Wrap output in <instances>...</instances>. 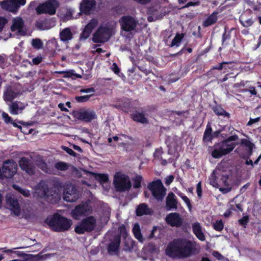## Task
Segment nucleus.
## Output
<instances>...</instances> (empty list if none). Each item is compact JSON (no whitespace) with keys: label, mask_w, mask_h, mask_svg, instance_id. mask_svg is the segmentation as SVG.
Here are the masks:
<instances>
[{"label":"nucleus","mask_w":261,"mask_h":261,"mask_svg":"<svg viewBox=\"0 0 261 261\" xmlns=\"http://www.w3.org/2000/svg\"><path fill=\"white\" fill-rule=\"evenodd\" d=\"M28 105L27 103L16 101L9 105L10 113L12 115L21 114Z\"/></svg>","instance_id":"19"},{"label":"nucleus","mask_w":261,"mask_h":261,"mask_svg":"<svg viewBox=\"0 0 261 261\" xmlns=\"http://www.w3.org/2000/svg\"><path fill=\"white\" fill-rule=\"evenodd\" d=\"M241 144L247 147L250 154H252L253 148L254 147V145L248 139H242L241 140Z\"/></svg>","instance_id":"35"},{"label":"nucleus","mask_w":261,"mask_h":261,"mask_svg":"<svg viewBox=\"0 0 261 261\" xmlns=\"http://www.w3.org/2000/svg\"><path fill=\"white\" fill-rule=\"evenodd\" d=\"M17 96L16 93L13 91L11 89L8 88L4 92V99L6 101H11Z\"/></svg>","instance_id":"31"},{"label":"nucleus","mask_w":261,"mask_h":261,"mask_svg":"<svg viewBox=\"0 0 261 261\" xmlns=\"http://www.w3.org/2000/svg\"><path fill=\"white\" fill-rule=\"evenodd\" d=\"M2 116L4 121L8 123H11L13 121L11 117H10L8 114L5 112H3L2 114Z\"/></svg>","instance_id":"48"},{"label":"nucleus","mask_w":261,"mask_h":261,"mask_svg":"<svg viewBox=\"0 0 261 261\" xmlns=\"http://www.w3.org/2000/svg\"><path fill=\"white\" fill-rule=\"evenodd\" d=\"M75 117L85 122H91L96 118L95 112L90 109H82L75 113Z\"/></svg>","instance_id":"16"},{"label":"nucleus","mask_w":261,"mask_h":261,"mask_svg":"<svg viewBox=\"0 0 261 261\" xmlns=\"http://www.w3.org/2000/svg\"><path fill=\"white\" fill-rule=\"evenodd\" d=\"M217 171L215 170L213 171V173L211 175V178H210V184L212 185L214 187L219 188V184L216 182V174H217Z\"/></svg>","instance_id":"42"},{"label":"nucleus","mask_w":261,"mask_h":261,"mask_svg":"<svg viewBox=\"0 0 261 261\" xmlns=\"http://www.w3.org/2000/svg\"><path fill=\"white\" fill-rule=\"evenodd\" d=\"M37 165L44 172L46 173H50V170L48 168L46 164L42 159L37 161Z\"/></svg>","instance_id":"40"},{"label":"nucleus","mask_w":261,"mask_h":261,"mask_svg":"<svg viewBox=\"0 0 261 261\" xmlns=\"http://www.w3.org/2000/svg\"><path fill=\"white\" fill-rule=\"evenodd\" d=\"M121 28L122 30L121 34L126 35V32H130L135 30L137 25V21L130 16H124L119 20Z\"/></svg>","instance_id":"11"},{"label":"nucleus","mask_w":261,"mask_h":261,"mask_svg":"<svg viewBox=\"0 0 261 261\" xmlns=\"http://www.w3.org/2000/svg\"><path fill=\"white\" fill-rule=\"evenodd\" d=\"M196 191L198 197L200 198L202 195L201 184L200 182L197 185Z\"/></svg>","instance_id":"53"},{"label":"nucleus","mask_w":261,"mask_h":261,"mask_svg":"<svg viewBox=\"0 0 261 261\" xmlns=\"http://www.w3.org/2000/svg\"><path fill=\"white\" fill-rule=\"evenodd\" d=\"M133 232L135 237L140 242H143V238L141 234L140 226L138 224L136 223L133 228Z\"/></svg>","instance_id":"33"},{"label":"nucleus","mask_w":261,"mask_h":261,"mask_svg":"<svg viewBox=\"0 0 261 261\" xmlns=\"http://www.w3.org/2000/svg\"><path fill=\"white\" fill-rule=\"evenodd\" d=\"M59 6L57 0H48L45 3L39 5L36 10L38 14H48L52 15L56 12V10Z\"/></svg>","instance_id":"4"},{"label":"nucleus","mask_w":261,"mask_h":261,"mask_svg":"<svg viewBox=\"0 0 261 261\" xmlns=\"http://www.w3.org/2000/svg\"><path fill=\"white\" fill-rule=\"evenodd\" d=\"M192 230L195 236L201 241H204L205 240V237L204 234V228L202 227L201 224L196 222L192 225Z\"/></svg>","instance_id":"21"},{"label":"nucleus","mask_w":261,"mask_h":261,"mask_svg":"<svg viewBox=\"0 0 261 261\" xmlns=\"http://www.w3.org/2000/svg\"><path fill=\"white\" fill-rule=\"evenodd\" d=\"M55 167L58 170L66 171L69 168V165L63 162H59L55 164Z\"/></svg>","instance_id":"39"},{"label":"nucleus","mask_w":261,"mask_h":261,"mask_svg":"<svg viewBox=\"0 0 261 261\" xmlns=\"http://www.w3.org/2000/svg\"><path fill=\"white\" fill-rule=\"evenodd\" d=\"M64 188L63 199L65 201L72 202L79 198V192L73 185L67 183L64 186Z\"/></svg>","instance_id":"10"},{"label":"nucleus","mask_w":261,"mask_h":261,"mask_svg":"<svg viewBox=\"0 0 261 261\" xmlns=\"http://www.w3.org/2000/svg\"><path fill=\"white\" fill-rule=\"evenodd\" d=\"M122 137H124V138H128V136H126V135H120L119 137H118V136H115V137H113V139L115 141H118V140H122Z\"/></svg>","instance_id":"62"},{"label":"nucleus","mask_w":261,"mask_h":261,"mask_svg":"<svg viewBox=\"0 0 261 261\" xmlns=\"http://www.w3.org/2000/svg\"><path fill=\"white\" fill-rule=\"evenodd\" d=\"M212 129L211 127V125L207 124L206 126V128L205 130L204 135H203V140L204 141H209L212 139Z\"/></svg>","instance_id":"36"},{"label":"nucleus","mask_w":261,"mask_h":261,"mask_svg":"<svg viewBox=\"0 0 261 261\" xmlns=\"http://www.w3.org/2000/svg\"><path fill=\"white\" fill-rule=\"evenodd\" d=\"M119 231H120V235L123 237L126 238L127 236V231L125 227L122 225L119 227Z\"/></svg>","instance_id":"49"},{"label":"nucleus","mask_w":261,"mask_h":261,"mask_svg":"<svg viewBox=\"0 0 261 261\" xmlns=\"http://www.w3.org/2000/svg\"><path fill=\"white\" fill-rule=\"evenodd\" d=\"M150 213V209L145 203H141L139 204L136 209V213L138 216L148 215Z\"/></svg>","instance_id":"29"},{"label":"nucleus","mask_w":261,"mask_h":261,"mask_svg":"<svg viewBox=\"0 0 261 261\" xmlns=\"http://www.w3.org/2000/svg\"><path fill=\"white\" fill-rule=\"evenodd\" d=\"M25 3L26 0H4L0 2V6L5 10L16 13Z\"/></svg>","instance_id":"9"},{"label":"nucleus","mask_w":261,"mask_h":261,"mask_svg":"<svg viewBox=\"0 0 261 261\" xmlns=\"http://www.w3.org/2000/svg\"><path fill=\"white\" fill-rule=\"evenodd\" d=\"M8 21L6 18L3 17H0V32L2 31Z\"/></svg>","instance_id":"50"},{"label":"nucleus","mask_w":261,"mask_h":261,"mask_svg":"<svg viewBox=\"0 0 261 261\" xmlns=\"http://www.w3.org/2000/svg\"><path fill=\"white\" fill-rule=\"evenodd\" d=\"M165 220L168 224L172 227H180L182 223L180 216L176 213H171L167 215Z\"/></svg>","instance_id":"17"},{"label":"nucleus","mask_w":261,"mask_h":261,"mask_svg":"<svg viewBox=\"0 0 261 261\" xmlns=\"http://www.w3.org/2000/svg\"><path fill=\"white\" fill-rule=\"evenodd\" d=\"M238 139V136L236 135H232V136L229 137L227 139H226L225 140H224L223 141L224 142H226V144H227L228 145L233 144L234 148L237 144L236 143H230V142L236 141Z\"/></svg>","instance_id":"44"},{"label":"nucleus","mask_w":261,"mask_h":261,"mask_svg":"<svg viewBox=\"0 0 261 261\" xmlns=\"http://www.w3.org/2000/svg\"><path fill=\"white\" fill-rule=\"evenodd\" d=\"M45 222L53 230L58 232L68 230L72 225L71 220L62 217L58 214L48 217Z\"/></svg>","instance_id":"2"},{"label":"nucleus","mask_w":261,"mask_h":261,"mask_svg":"<svg viewBox=\"0 0 261 261\" xmlns=\"http://www.w3.org/2000/svg\"><path fill=\"white\" fill-rule=\"evenodd\" d=\"M19 164L23 171H25L28 174L32 175L34 173V167L32 164V162L28 158L23 157L21 158L19 162Z\"/></svg>","instance_id":"20"},{"label":"nucleus","mask_w":261,"mask_h":261,"mask_svg":"<svg viewBox=\"0 0 261 261\" xmlns=\"http://www.w3.org/2000/svg\"><path fill=\"white\" fill-rule=\"evenodd\" d=\"M181 198L184 201V202L187 204L188 207L190 210L191 209L192 205L190 203V199L186 196H181Z\"/></svg>","instance_id":"54"},{"label":"nucleus","mask_w":261,"mask_h":261,"mask_svg":"<svg viewBox=\"0 0 261 261\" xmlns=\"http://www.w3.org/2000/svg\"><path fill=\"white\" fill-rule=\"evenodd\" d=\"M241 23L244 27H249L252 25L253 21L251 18H247L244 15H242L240 18Z\"/></svg>","instance_id":"34"},{"label":"nucleus","mask_w":261,"mask_h":261,"mask_svg":"<svg viewBox=\"0 0 261 261\" xmlns=\"http://www.w3.org/2000/svg\"><path fill=\"white\" fill-rule=\"evenodd\" d=\"M42 61V57L41 56H37L32 59V63L35 65H38Z\"/></svg>","instance_id":"52"},{"label":"nucleus","mask_w":261,"mask_h":261,"mask_svg":"<svg viewBox=\"0 0 261 261\" xmlns=\"http://www.w3.org/2000/svg\"><path fill=\"white\" fill-rule=\"evenodd\" d=\"M17 164L12 160H7L3 165V176L5 178H11L16 173Z\"/></svg>","instance_id":"13"},{"label":"nucleus","mask_w":261,"mask_h":261,"mask_svg":"<svg viewBox=\"0 0 261 261\" xmlns=\"http://www.w3.org/2000/svg\"><path fill=\"white\" fill-rule=\"evenodd\" d=\"M92 210L90 207L86 203H82L77 205L71 212L72 216L78 220L81 217L91 213Z\"/></svg>","instance_id":"15"},{"label":"nucleus","mask_w":261,"mask_h":261,"mask_svg":"<svg viewBox=\"0 0 261 261\" xmlns=\"http://www.w3.org/2000/svg\"><path fill=\"white\" fill-rule=\"evenodd\" d=\"M13 187L15 190H17L19 193L22 194L25 197H29L30 195V191L29 190L23 189L19 187L18 186L14 185Z\"/></svg>","instance_id":"43"},{"label":"nucleus","mask_w":261,"mask_h":261,"mask_svg":"<svg viewBox=\"0 0 261 261\" xmlns=\"http://www.w3.org/2000/svg\"><path fill=\"white\" fill-rule=\"evenodd\" d=\"M217 12H213L203 22V26L207 27L214 24L218 20Z\"/></svg>","instance_id":"28"},{"label":"nucleus","mask_w":261,"mask_h":261,"mask_svg":"<svg viewBox=\"0 0 261 261\" xmlns=\"http://www.w3.org/2000/svg\"><path fill=\"white\" fill-rule=\"evenodd\" d=\"M98 21L93 19L90 20L89 22L85 26L83 32L80 35V40L81 41L86 40L90 36L93 30L97 25Z\"/></svg>","instance_id":"18"},{"label":"nucleus","mask_w":261,"mask_h":261,"mask_svg":"<svg viewBox=\"0 0 261 261\" xmlns=\"http://www.w3.org/2000/svg\"><path fill=\"white\" fill-rule=\"evenodd\" d=\"M149 189L151 191L153 197L158 200H162L166 192L161 180H158L150 183L148 186Z\"/></svg>","instance_id":"7"},{"label":"nucleus","mask_w":261,"mask_h":261,"mask_svg":"<svg viewBox=\"0 0 261 261\" xmlns=\"http://www.w3.org/2000/svg\"><path fill=\"white\" fill-rule=\"evenodd\" d=\"M148 13L151 14L150 16H148V20L150 22L154 21L155 20L160 19L163 17L164 14L159 12L156 10L150 9L148 11Z\"/></svg>","instance_id":"30"},{"label":"nucleus","mask_w":261,"mask_h":261,"mask_svg":"<svg viewBox=\"0 0 261 261\" xmlns=\"http://www.w3.org/2000/svg\"><path fill=\"white\" fill-rule=\"evenodd\" d=\"M213 255L218 260H223L224 259V257L217 251H214L213 252Z\"/></svg>","instance_id":"56"},{"label":"nucleus","mask_w":261,"mask_h":261,"mask_svg":"<svg viewBox=\"0 0 261 261\" xmlns=\"http://www.w3.org/2000/svg\"><path fill=\"white\" fill-rule=\"evenodd\" d=\"M92 96V94L88 95H85V96H76L75 97V99L77 101L80 102H84L85 101H87L89 100L90 96Z\"/></svg>","instance_id":"47"},{"label":"nucleus","mask_w":261,"mask_h":261,"mask_svg":"<svg viewBox=\"0 0 261 261\" xmlns=\"http://www.w3.org/2000/svg\"><path fill=\"white\" fill-rule=\"evenodd\" d=\"M120 243V237L117 236L114 241L109 244L108 246V252L110 254L113 255L116 254L118 250Z\"/></svg>","instance_id":"25"},{"label":"nucleus","mask_w":261,"mask_h":261,"mask_svg":"<svg viewBox=\"0 0 261 261\" xmlns=\"http://www.w3.org/2000/svg\"><path fill=\"white\" fill-rule=\"evenodd\" d=\"M183 38L182 35L177 34L173 39L171 46H178L180 45V43Z\"/></svg>","instance_id":"41"},{"label":"nucleus","mask_w":261,"mask_h":261,"mask_svg":"<svg viewBox=\"0 0 261 261\" xmlns=\"http://www.w3.org/2000/svg\"><path fill=\"white\" fill-rule=\"evenodd\" d=\"M224 227L222 220H218L213 224L214 228L217 231H221Z\"/></svg>","instance_id":"46"},{"label":"nucleus","mask_w":261,"mask_h":261,"mask_svg":"<svg viewBox=\"0 0 261 261\" xmlns=\"http://www.w3.org/2000/svg\"><path fill=\"white\" fill-rule=\"evenodd\" d=\"M174 176L173 175H169L166 177L165 179V184L166 185H169L173 180Z\"/></svg>","instance_id":"55"},{"label":"nucleus","mask_w":261,"mask_h":261,"mask_svg":"<svg viewBox=\"0 0 261 261\" xmlns=\"http://www.w3.org/2000/svg\"><path fill=\"white\" fill-rule=\"evenodd\" d=\"M36 192L40 196H48V185L46 181H41L37 186Z\"/></svg>","instance_id":"24"},{"label":"nucleus","mask_w":261,"mask_h":261,"mask_svg":"<svg viewBox=\"0 0 261 261\" xmlns=\"http://www.w3.org/2000/svg\"><path fill=\"white\" fill-rule=\"evenodd\" d=\"M95 5L94 0H83L81 3L80 10L85 14H88L92 11Z\"/></svg>","instance_id":"22"},{"label":"nucleus","mask_w":261,"mask_h":261,"mask_svg":"<svg viewBox=\"0 0 261 261\" xmlns=\"http://www.w3.org/2000/svg\"><path fill=\"white\" fill-rule=\"evenodd\" d=\"M31 44L34 48L37 49H41L43 45L42 41L39 38L33 39L32 40Z\"/></svg>","instance_id":"38"},{"label":"nucleus","mask_w":261,"mask_h":261,"mask_svg":"<svg viewBox=\"0 0 261 261\" xmlns=\"http://www.w3.org/2000/svg\"><path fill=\"white\" fill-rule=\"evenodd\" d=\"M213 147L212 155L213 158L218 159L232 151L234 149V145H228L226 142L222 141L215 144Z\"/></svg>","instance_id":"6"},{"label":"nucleus","mask_w":261,"mask_h":261,"mask_svg":"<svg viewBox=\"0 0 261 261\" xmlns=\"http://www.w3.org/2000/svg\"><path fill=\"white\" fill-rule=\"evenodd\" d=\"M64 149L69 154H70V155H71L72 156H75L76 153L72 149H70V148H69L68 147H65L64 148Z\"/></svg>","instance_id":"57"},{"label":"nucleus","mask_w":261,"mask_h":261,"mask_svg":"<svg viewBox=\"0 0 261 261\" xmlns=\"http://www.w3.org/2000/svg\"><path fill=\"white\" fill-rule=\"evenodd\" d=\"M6 201L7 207L16 216H19L21 214V209L18 200L11 194H7Z\"/></svg>","instance_id":"12"},{"label":"nucleus","mask_w":261,"mask_h":261,"mask_svg":"<svg viewBox=\"0 0 261 261\" xmlns=\"http://www.w3.org/2000/svg\"><path fill=\"white\" fill-rule=\"evenodd\" d=\"M142 177L140 175L136 176L133 179L134 187L135 188H138L140 187L141 182L142 180Z\"/></svg>","instance_id":"45"},{"label":"nucleus","mask_w":261,"mask_h":261,"mask_svg":"<svg viewBox=\"0 0 261 261\" xmlns=\"http://www.w3.org/2000/svg\"><path fill=\"white\" fill-rule=\"evenodd\" d=\"M177 201L175 194L171 192L166 197V207L168 211L177 208Z\"/></svg>","instance_id":"23"},{"label":"nucleus","mask_w":261,"mask_h":261,"mask_svg":"<svg viewBox=\"0 0 261 261\" xmlns=\"http://www.w3.org/2000/svg\"><path fill=\"white\" fill-rule=\"evenodd\" d=\"M73 38V34L71 30L69 28H66L62 30L60 33V40L64 42H67L71 40Z\"/></svg>","instance_id":"26"},{"label":"nucleus","mask_w":261,"mask_h":261,"mask_svg":"<svg viewBox=\"0 0 261 261\" xmlns=\"http://www.w3.org/2000/svg\"><path fill=\"white\" fill-rule=\"evenodd\" d=\"M259 120V117L256 118L255 119H250L247 123V125H251V124L256 123Z\"/></svg>","instance_id":"63"},{"label":"nucleus","mask_w":261,"mask_h":261,"mask_svg":"<svg viewBox=\"0 0 261 261\" xmlns=\"http://www.w3.org/2000/svg\"><path fill=\"white\" fill-rule=\"evenodd\" d=\"M12 25L11 30L19 35L23 36L27 34V29H26L24 21L22 19L19 17L14 18L12 20Z\"/></svg>","instance_id":"14"},{"label":"nucleus","mask_w":261,"mask_h":261,"mask_svg":"<svg viewBox=\"0 0 261 261\" xmlns=\"http://www.w3.org/2000/svg\"><path fill=\"white\" fill-rule=\"evenodd\" d=\"M96 218L93 216H90L83 219L76 225L74 230L78 234L90 232L96 228Z\"/></svg>","instance_id":"3"},{"label":"nucleus","mask_w":261,"mask_h":261,"mask_svg":"<svg viewBox=\"0 0 261 261\" xmlns=\"http://www.w3.org/2000/svg\"><path fill=\"white\" fill-rule=\"evenodd\" d=\"M5 58L3 56L0 55V67L4 68L5 65Z\"/></svg>","instance_id":"60"},{"label":"nucleus","mask_w":261,"mask_h":261,"mask_svg":"<svg viewBox=\"0 0 261 261\" xmlns=\"http://www.w3.org/2000/svg\"><path fill=\"white\" fill-rule=\"evenodd\" d=\"M81 92L83 93H91L90 94L93 95V92H94V90L93 88H88V89H82L81 90Z\"/></svg>","instance_id":"58"},{"label":"nucleus","mask_w":261,"mask_h":261,"mask_svg":"<svg viewBox=\"0 0 261 261\" xmlns=\"http://www.w3.org/2000/svg\"><path fill=\"white\" fill-rule=\"evenodd\" d=\"M114 184L118 191H124L128 190L131 186L130 181L128 176L124 174H115Z\"/></svg>","instance_id":"8"},{"label":"nucleus","mask_w":261,"mask_h":261,"mask_svg":"<svg viewBox=\"0 0 261 261\" xmlns=\"http://www.w3.org/2000/svg\"><path fill=\"white\" fill-rule=\"evenodd\" d=\"M214 112L218 115H224V113H225V112L224 111V110L223 109H218V108H216L214 110Z\"/></svg>","instance_id":"59"},{"label":"nucleus","mask_w":261,"mask_h":261,"mask_svg":"<svg viewBox=\"0 0 261 261\" xmlns=\"http://www.w3.org/2000/svg\"><path fill=\"white\" fill-rule=\"evenodd\" d=\"M89 173L93 176L101 185L107 184L109 180L108 175L107 174L96 173L92 172H89Z\"/></svg>","instance_id":"27"},{"label":"nucleus","mask_w":261,"mask_h":261,"mask_svg":"<svg viewBox=\"0 0 261 261\" xmlns=\"http://www.w3.org/2000/svg\"><path fill=\"white\" fill-rule=\"evenodd\" d=\"M112 70L115 73H118L120 71L119 68L117 66V64L116 63H113L112 67Z\"/></svg>","instance_id":"61"},{"label":"nucleus","mask_w":261,"mask_h":261,"mask_svg":"<svg viewBox=\"0 0 261 261\" xmlns=\"http://www.w3.org/2000/svg\"><path fill=\"white\" fill-rule=\"evenodd\" d=\"M200 249L199 245L196 242L180 240L170 243L166 248V253L172 257H185L198 253Z\"/></svg>","instance_id":"1"},{"label":"nucleus","mask_w":261,"mask_h":261,"mask_svg":"<svg viewBox=\"0 0 261 261\" xmlns=\"http://www.w3.org/2000/svg\"><path fill=\"white\" fill-rule=\"evenodd\" d=\"M32 213V208L29 205H25L21 210L22 216L25 218H29Z\"/></svg>","instance_id":"37"},{"label":"nucleus","mask_w":261,"mask_h":261,"mask_svg":"<svg viewBox=\"0 0 261 261\" xmlns=\"http://www.w3.org/2000/svg\"><path fill=\"white\" fill-rule=\"evenodd\" d=\"M249 218L248 216H244L239 220L240 225L245 226L248 222Z\"/></svg>","instance_id":"51"},{"label":"nucleus","mask_w":261,"mask_h":261,"mask_svg":"<svg viewBox=\"0 0 261 261\" xmlns=\"http://www.w3.org/2000/svg\"><path fill=\"white\" fill-rule=\"evenodd\" d=\"M113 34V29L107 26L99 27L93 35V41L103 43L107 41Z\"/></svg>","instance_id":"5"},{"label":"nucleus","mask_w":261,"mask_h":261,"mask_svg":"<svg viewBox=\"0 0 261 261\" xmlns=\"http://www.w3.org/2000/svg\"><path fill=\"white\" fill-rule=\"evenodd\" d=\"M132 118L134 121L142 123H146L148 122L147 119L145 118L144 114L139 112H135L132 115Z\"/></svg>","instance_id":"32"},{"label":"nucleus","mask_w":261,"mask_h":261,"mask_svg":"<svg viewBox=\"0 0 261 261\" xmlns=\"http://www.w3.org/2000/svg\"><path fill=\"white\" fill-rule=\"evenodd\" d=\"M58 107L62 111L67 112L68 111V109L64 107V103H59Z\"/></svg>","instance_id":"64"}]
</instances>
